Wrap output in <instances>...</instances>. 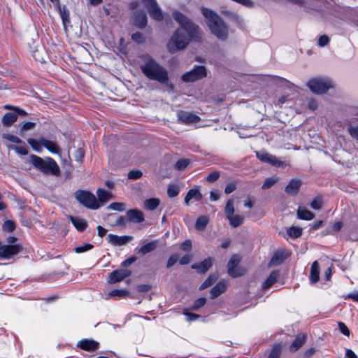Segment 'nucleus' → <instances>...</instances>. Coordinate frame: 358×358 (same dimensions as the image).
Wrapping results in <instances>:
<instances>
[{
    "label": "nucleus",
    "instance_id": "nucleus-1",
    "mask_svg": "<svg viewBox=\"0 0 358 358\" xmlns=\"http://www.w3.org/2000/svg\"><path fill=\"white\" fill-rule=\"evenodd\" d=\"M143 62L140 69L143 75L150 80L166 84L169 80V72L166 68L150 55L143 57Z\"/></svg>",
    "mask_w": 358,
    "mask_h": 358
},
{
    "label": "nucleus",
    "instance_id": "nucleus-2",
    "mask_svg": "<svg viewBox=\"0 0 358 358\" xmlns=\"http://www.w3.org/2000/svg\"><path fill=\"white\" fill-rule=\"evenodd\" d=\"M201 11L211 34L221 41H226L229 36V28L224 20L211 9L202 7Z\"/></svg>",
    "mask_w": 358,
    "mask_h": 358
},
{
    "label": "nucleus",
    "instance_id": "nucleus-3",
    "mask_svg": "<svg viewBox=\"0 0 358 358\" xmlns=\"http://www.w3.org/2000/svg\"><path fill=\"white\" fill-rule=\"evenodd\" d=\"M30 162L41 172L58 176L60 175V169L57 162L51 157L43 159L37 155H31Z\"/></svg>",
    "mask_w": 358,
    "mask_h": 358
},
{
    "label": "nucleus",
    "instance_id": "nucleus-4",
    "mask_svg": "<svg viewBox=\"0 0 358 358\" xmlns=\"http://www.w3.org/2000/svg\"><path fill=\"white\" fill-rule=\"evenodd\" d=\"M173 17L180 25V27L187 33L189 40L199 41L201 40L200 29L198 25L179 11L173 13Z\"/></svg>",
    "mask_w": 358,
    "mask_h": 358
},
{
    "label": "nucleus",
    "instance_id": "nucleus-5",
    "mask_svg": "<svg viewBox=\"0 0 358 358\" xmlns=\"http://www.w3.org/2000/svg\"><path fill=\"white\" fill-rule=\"evenodd\" d=\"M189 41V38L185 36L183 31L180 29H178L175 31L168 42V51L173 54L177 51L182 50L187 46Z\"/></svg>",
    "mask_w": 358,
    "mask_h": 358
},
{
    "label": "nucleus",
    "instance_id": "nucleus-6",
    "mask_svg": "<svg viewBox=\"0 0 358 358\" xmlns=\"http://www.w3.org/2000/svg\"><path fill=\"white\" fill-rule=\"evenodd\" d=\"M310 90L316 94L326 93L329 89L333 88V82L329 78L317 77L310 79L308 83Z\"/></svg>",
    "mask_w": 358,
    "mask_h": 358
},
{
    "label": "nucleus",
    "instance_id": "nucleus-7",
    "mask_svg": "<svg viewBox=\"0 0 358 358\" xmlns=\"http://www.w3.org/2000/svg\"><path fill=\"white\" fill-rule=\"evenodd\" d=\"M74 196L79 203L89 209L96 210L100 207L96 196L88 191L78 190L75 192Z\"/></svg>",
    "mask_w": 358,
    "mask_h": 358
},
{
    "label": "nucleus",
    "instance_id": "nucleus-8",
    "mask_svg": "<svg viewBox=\"0 0 358 358\" xmlns=\"http://www.w3.org/2000/svg\"><path fill=\"white\" fill-rule=\"evenodd\" d=\"M207 75V71L203 66H196L192 71L186 72L182 76V80L185 83L194 82L200 80Z\"/></svg>",
    "mask_w": 358,
    "mask_h": 358
},
{
    "label": "nucleus",
    "instance_id": "nucleus-9",
    "mask_svg": "<svg viewBox=\"0 0 358 358\" xmlns=\"http://www.w3.org/2000/svg\"><path fill=\"white\" fill-rule=\"evenodd\" d=\"M144 6L147 8L149 15L152 18L157 21H162L164 15L162 9L159 6L156 0H142Z\"/></svg>",
    "mask_w": 358,
    "mask_h": 358
},
{
    "label": "nucleus",
    "instance_id": "nucleus-10",
    "mask_svg": "<svg viewBox=\"0 0 358 358\" xmlns=\"http://www.w3.org/2000/svg\"><path fill=\"white\" fill-rule=\"evenodd\" d=\"M241 262V257L238 255H233L227 263V273L232 278H237L243 275L241 268H237Z\"/></svg>",
    "mask_w": 358,
    "mask_h": 358
},
{
    "label": "nucleus",
    "instance_id": "nucleus-11",
    "mask_svg": "<svg viewBox=\"0 0 358 358\" xmlns=\"http://www.w3.org/2000/svg\"><path fill=\"white\" fill-rule=\"evenodd\" d=\"M22 250L20 245H4L0 247V258L10 259L17 255Z\"/></svg>",
    "mask_w": 358,
    "mask_h": 358
},
{
    "label": "nucleus",
    "instance_id": "nucleus-12",
    "mask_svg": "<svg viewBox=\"0 0 358 358\" xmlns=\"http://www.w3.org/2000/svg\"><path fill=\"white\" fill-rule=\"evenodd\" d=\"M177 116L178 121L185 124L196 123L201 120L200 117L194 113L185 110H178L177 112Z\"/></svg>",
    "mask_w": 358,
    "mask_h": 358
},
{
    "label": "nucleus",
    "instance_id": "nucleus-13",
    "mask_svg": "<svg viewBox=\"0 0 358 358\" xmlns=\"http://www.w3.org/2000/svg\"><path fill=\"white\" fill-rule=\"evenodd\" d=\"M256 155L260 161L276 167H281L284 164V162L279 160L276 157L265 152H257Z\"/></svg>",
    "mask_w": 358,
    "mask_h": 358
},
{
    "label": "nucleus",
    "instance_id": "nucleus-14",
    "mask_svg": "<svg viewBox=\"0 0 358 358\" xmlns=\"http://www.w3.org/2000/svg\"><path fill=\"white\" fill-rule=\"evenodd\" d=\"M132 240L133 237L130 236H119L115 234H110L107 236L108 242L114 246L125 245Z\"/></svg>",
    "mask_w": 358,
    "mask_h": 358
},
{
    "label": "nucleus",
    "instance_id": "nucleus-15",
    "mask_svg": "<svg viewBox=\"0 0 358 358\" xmlns=\"http://www.w3.org/2000/svg\"><path fill=\"white\" fill-rule=\"evenodd\" d=\"M131 271L127 269H117L110 273L108 282L115 283L123 280L124 278L130 276Z\"/></svg>",
    "mask_w": 358,
    "mask_h": 358
},
{
    "label": "nucleus",
    "instance_id": "nucleus-16",
    "mask_svg": "<svg viewBox=\"0 0 358 358\" xmlns=\"http://www.w3.org/2000/svg\"><path fill=\"white\" fill-rule=\"evenodd\" d=\"M76 346L85 351L94 352L99 349V343L94 340L85 338L80 341Z\"/></svg>",
    "mask_w": 358,
    "mask_h": 358
},
{
    "label": "nucleus",
    "instance_id": "nucleus-17",
    "mask_svg": "<svg viewBox=\"0 0 358 358\" xmlns=\"http://www.w3.org/2000/svg\"><path fill=\"white\" fill-rule=\"evenodd\" d=\"M134 24L140 29L145 27L148 20L147 15L144 10H136L133 14Z\"/></svg>",
    "mask_w": 358,
    "mask_h": 358
},
{
    "label": "nucleus",
    "instance_id": "nucleus-18",
    "mask_svg": "<svg viewBox=\"0 0 358 358\" xmlns=\"http://www.w3.org/2000/svg\"><path fill=\"white\" fill-rule=\"evenodd\" d=\"M213 264V259L208 257L200 263L194 264L192 265V268L195 269L199 273H205L209 270Z\"/></svg>",
    "mask_w": 358,
    "mask_h": 358
},
{
    "label": "nucleus",
    "instance_id": "nucleus-19",
    "mask_svg": "<svg viewBox=\"0 0 358 358\" xmlns=\"http://www.w3.org/2000/svg\"><path fill=\"white\" fill-rule=\"evenodd\" d=\"M41 143L43 147L45 148L52 154L60 155L62 150L55 141L48 140L43 137H41Z\"/></svg>",
    "mask_w": 358,
    "mask_h": 358
},
{
    "label": "nucleus",
    "instance_id": "nucleus-20",
    "mask_svg": "<svg viewBox=\"0 0 358 358\" xmlns=\"http://www.w3.org/2000/svg\"><path fill=\"white\" fill-rule=\"evenodd\" d=\"M128 220L133 223H141L144 221V215L142 211L138 209H131L127 212Z\"/></svg>",
    "mask_w": 358,
    "mask_h": 358
},
{
    "label": "nucleus",
    "instance_id": "nucleus-21",
    "mask_svg": "<svg viewBox=\"0 0 358 358\" xmlns=\"http://www.w3.org/2000/svg\"><path fill=\"white\" fill-rule=\"evenodd\" d=\"M301 181L297 179H292L285 188V191L289 195H296L301 186Z\"/></svg>",
    "mask_w": 358,
    "mask_h": 358
},
{
    "label": "nucleus",
    "instance_id": "nucleus-22",
    "mask_svg": "<svg viewBox=\"0 0 358 358\" xmlns=\"http://www.w3.org/2000/svg\"><path fill=\"white\" fill-rule=\"evenodd\" d=\"M288 257L289 254L285 251H277L274 253L273 256L270 260L269 264L273 266H278L281 264Z\"/></svg>",
    "mask_w": 358,
    "mask_h": 358
},
{
    "label": "nucleus",
    "instance_id": "nucleus-23",
    "mask_svg": "<svg viewBox=\"0 0 358 358\" xmlns=\"http://www.w3.org/2000/svg\"><path fill=\"white\" fill-rule=\"evenodd\" d=\"M227 282L224 280H221L214 286L210 290V298L214 299L221 295L226 291Z\"/></svg>",
    "mask_w": 358,
    "mask_h": 358
},
{
    "label": "nucleus",
    "instance_id": "nucleus-24",
    "mask_svg": "<svg viewBox=\"0 0 358 358\" xmlns=\"http://www.w3.org/2000/svg\"><path fill=\"white\" fill-rule=\"evenodd\" d=\"M280 275V271L278 270L273 271L269 276L262 284V289H267L273 286V285L277 281Z\"/></svg>",
    "mask_w": 358,
    "mask_h": 358
},
{
    "label": "nucleus",
    "instance_id": "nucleus-25",
    "mask_svg": "<svg viewBox=\"0 0 358 358\" xmlns=\"http://www.w3.org/2000/svg\"><path fill=\"white\" fill-rule=\"evenodd\" d=\"M320 279V266L317 261H315L310 268V282L312 284L316 283Z\"/></svg>",
    "mask_w": 358,
    "mask_h": 358
},
{
    "label": "nucleus",
    "instance_id": "nucleus-26",
    "mask_svg": "<svg viewBox=\"0 0 358 358\" xmlns=\"http://www.w3.org/2000/svg\"><path fill=\"white\" fill-rule=\"evenodd\" d=\"M194 199L196 201H199L202 199V194L197 189H189L185 197V203L186 205H189V202L191 199Z\"/></svg>",
    "mask_w": 358,
    "mask_h": 358
},
{
    "label": "nucleus",
    "instance_id": "nucleus-27",
    "mask_svg": "<svg viewBox=\"0 0 358 358\" xmlns=\"http://www.w3.org/2000/svg\"><path fill=\"white\" fill-rule=\"evenodd\" d=\"M306 339L307 337L305 334L297 336L289 346L290 351L296 352L305 343Z\"/></svg>",
    "mask_w": 358,
    "mask_h": 358
},
{
    "label": "nucleus",
    "instance_id": "nucleus-28",
    "mask_svg": "<svg viewBox=\"0 0 358 358\" xmlns=\"http://www.w3.org/2000/svg\"><path fill=\"white\" fill-rule=\"evenodd\" d=\"M69 220L78 231H83L87 227V222L80 217L71 215Z\"/></svg>",
    "mask_w": 358,
    "mask_h": 358
},
{
    "label": "nucleus",
    "instance_id": "nucleus-29",
    "mask_svg": "<svg viewBox=\"0 0 358 358\" xmlns=\"http://www.w3.org/2000/svg\"><path fill=\"white\" fill-rule=\"evenodd\" d=\"M157 247V241H152L144 245H143L139 250L138 253L145 255L153 250H155Z\"/></svg>",
    "mask_w": 358,
    "mask_h": 358
},
{
    "label": "nucleus",
    "instance_id": "nucleus-30",
    "mask_svg": "<svg viewBox=\"0 0 358 358\" xmlns=\"http://www.w3.org/2000/svg\"><path fill=\"white\" fill-rule=\"evenodd\" d=\"M99 203H105L113 197V194L103 189L99 188L96 191Z\"/></svg>",
    "mask_w": 358,
    "mask_h": 358
},
{
    "label": "nucleus",
    "instance_id": "nucleus-31",
    "mask_svg": "<svg viewBox=\"0 0 358 358\" xmlns=\"http://www.w3.org/2000/svg\"><path fill=\"white\" fill-rule=\"evenodd\" d=\"M17 119V115L15 113H7L2 117V124L8 127L13 124Z\"/></svg>",
    "mask_w": 358,
    "mask_h": 358
},
{
    "label": "nucleus",
    "instance_id": "nucleus-32",
    "mask_svg": "<svg viewBox=\"0 0 358 358\" xmlns=\"http://www.w3.org/2000/svg\"><path fill=\"white\" fill-rule=\"evenodd\" d=\"M297 216L301 220H311L315 217L314 213L311 211L299 208L297 210Z\"/></svg>",
    "mask_w": 358,
    "mask_h": 358
},
{
    "label": "nucleus",
    "instance_id": "nucleus-33",
    "mask_svg": "<svg viewBox=\"0 0 358 358\" xmlns=\"http://www.w3.org/2000/svg\"><path fill=\"white\" fill-rule=\"evenodd\" d=\"M222 13L230 20L235 22L237 24H240L243 22L242 18L237 13L233 11L222 10Z\"/></svg>",
    "mask_w": 358,
    "mask_h": 358
},
{
    "label": "nucleus",
    "instance_id": "nucleus-34",
    "mask_svg": "<svg viewBox=\"0 0 358 358\" xmlns=\"http://www.w3.org/2000/svg\"><path fill=\"white\" fill-rule=\"evenodd\" d=\"M233 227H238L243 222L244 217L239 215H232L227 218Z\"/></svg>",
    "mask_w": 358,
    "mask_h": 358
},
{
    "label": "nucleus",
    "instance_id": "nucleus-35",
    "mask_svg": "<svg viewBox=\"0 0 358 358\" xmlns=\"http://www.w3.org/2000/svg\"><path fill=\"white\" fill-rule=\"evenodd\" d=\"M159 202V199L156 198L148 199L144 201V206L147 210H154L158 207Z\"/></svg>",
    "mask_w": 358,
    "mask_h": 358
},
{
    "label": "nucleus",
    "instance_id": "nucleus-36",
    "mask_svg": "<svg viewBox=\"0 0 358 358\" xmlns=\"http://www.w3.org/2000/svg\"><path fill=\"white\" fill-rule=\"evenodd\" d=\"M287 233L289 237L292 238H297L302 234V229L297 227H291L287 229Z\"/></svg>",
    "mask_w": 358,
    "mask_h": 358
},
{
    "label": "nucleus",
    "instance_id": "nucleus-37",
    "mask_svg": "<svg viewBox=\"0 0 358 358\" xmlns=\"http://www.w3.org/2000/svg\"><path fill=\"white\" fill-rule=\"evenodd\" d=\"M282 352V345L275 344L273 346L268 358H280Z\"/></svg>",
    "mask_w": 358,
    "mask_h": 358
},
{
    "label": "nucleus",
    "instance_id": "nucleus-38",
    "mask_svg": "<svg viewBox=\"0 0 358 358\" xmlns=\"http://www.w3.org/2000/svg\"><path fill=\"white\" fill-rule=\"evenodd\" d=\"M59 13L62 19L63 24L65 26L66 23L70 22L69 11L65 5H64L62 7H59Z\"/></svg>",
    "mask_w": 358,
    "mask_h": 358
},
{
    "label": "nucleus",
    "instance_id": "nucleus-39",
    "mask_svg": "<svg viewBox=\"0 0 358 358\" xmlns=\"http://www.w3.org/2000/svg\"><path fill=\"white\" fill-rule=\"evenodd\" d=\"M217 279V275L215 274L210 275L208 278L201 284L200 289H204L210 287Z\"/></svg>",
    "mask_w": 358,
    "mask_h": 358
},
{
    "label": "nucleus",
    "instance_id": "nucleus-40",
    "mask_svg": "<svg viewBox=\"0 0 358 358\" xmlns=\"http://www.w3.org/2000/svg\"><path fill=\"white\" fill-rule=\"evenodd\" d=\"M208 224V219L205 216L199 217L195 223V228L199 231H203Z\"/></svg>",
    "mask_w": 358,
    "mask_h": 358
},
{
    "label": "nucleus",
    "instance_id": "nucleus-41",
    "mask_svg": "<svg viewBox=\"0 0 358 358\" xmlns=\"http://www.w3.org/2000/svg\"><path fill=\"white\" fill-rule=\"evenodd\" d=\"M234 199H230L227 201L225 208H224V212H225L227 218L229 217V216L234 215V213L235 210H234Z\"/></svg>",
    "mask_w": 358,
    "mask_h": 358
},
{
    "label": "nucleus",
    "instance_id": "nucleus-42",
    "mask_svg": "<svg viewBox=\"0 0 358 358\" xmlns=\"http://www.w3.org/2000/svg\"><path fill=\"white\" fill-rule=\"evenodd\" d=\"M8 148L15 150L17 154L20 155H27L28 154V148L26 145H8Z\"/></svg>",
    "mask_w": 358,
    "mask_h": 358
},
{
    "label": "nucleus",
    "instance_id": "nucleus-43",
    "mask_svg": "<svg viewBox=\"0 0 358 358\" xmlns=\"http://www.w3.org/2000/svg\"><path fill=\"white\" fill-rule=\"evenodd\" d=\"M189 163H190L189 159H181L176 162V163L175 164L174 168L177 171H182L187 168V166L189 165Z\"/></svg>",
    "mask_w": 358,
    "mask_h": 358
},
{
    "label": "nucleus",
    "instance_id": "nucleus-44",
    "mask_svg": "<svg viewBox=\"0 0 358 358\" xmlns=\"http://www.w3.org/2000/svg\"><path fill=\"white\" fill-rule=\"evenodd\" d=\"M27 143L31 146V148L36 152H40L43 147L41 143V138L38 140L34 138H28Z\"/></svg>",
    "mask_w": 358,
    "mask_h": 358
},
{
    "label": "nucleus",
    "instance_id": "nucleus-45",
    "mask_svg": "<svg viewBox=\"0 0 358 358\" xmlns=\"http://www.w3.org/2000/svg\"><path fill=\"white\" fill-rule=\"evenodd\" d=\"M180 192L179 187L176 185H169L167 189V194L169 197L173 198L178 195Z\"/></svg>",
    "mask_w": 358,
    "mask_h": 358
},
{
    "label": "nucleus",
    "instance_id": "nucleus-46",
    "mask_svg": "<svg viewBox=\"0 0 358 358\" xmlns=\"http://www.w3.org/2000/svg\"><path fill=\"white\" fill-rule=\"evenodd\" d=\"M108 208L110 209V210H117V211L122 212V211H124L125 209V203H120V202H114V203H110L108 206Z\"/></svg>",
    "mask_w": 358,
    "mask_h": 358
},
{
    "label": "nucleus",
    "instance_id": "nucleus-47",
    "mask_svg": "<svg viewBox=\"0 0 358 358\" xmlns=\"http://www.w3.org/2000/svg\"><path fill=\"white\" fill-rule=\"evenodd\" d=\"M3 230L8 232H13L15 229V224L12 220H6L2 226Z\"/></svg>",
    "mask_w": 358,
    "mask_h": 358
},
{
    "label": "nucleus",
    "instance_id": "nucleus-48",
    "mask_svg": "<svg viewBox=\"0 0 358 358\" xmlns=\"http://www.w3.org/2000/svg\"><path fill=\"white\" fill-rule=\"evenodd\" d=\"M2 137L4 139H6L10 142H13V143H15L17 144H20V143H23V141L20 138H18L17 136L13 135V134H3Z\"/></svg>",
    "mask_w": 358,
    "mask_h": 358
},
{
    "label": "nucleus",
    "instance_id": "nucleus-49",
    "mask_svg": "<svg viewBox=\"0 0 358 358\" xmlns=\"http://www.w3.org/2000/svg\"><path fill=\"white\" fill-rule=\"evenodd\" d=\"M94 248V245L91 243H85L83 245L78 246L74 248V251L76 253H82L86 251L90 250Z\"/></svg>",
    "mask_w": 358,
    "mask_h": 358
},
{
    "label": "nucleus",
    "instance_id": "nucleus-50",
    "mask_svg": "<svg viewBox=\"0 0 358 358\" xmlns=\"http://www.w3.org/2000/svg\"><path fill=\"white\" fill-rule=\"evenodd\" d=\"M131 38L134 41L138 44H142L145 41V38L143 34L139 31L134 33L131 36Z\"/></svg>",
    "mask_w": 358,
    "mask_h": 358
},
{
    "label": "nucleus",
    "instance_id": "nucleus-51",
    "mask_svg": "<svg viewBox=\"0 0 358 358\" xmlns=\"http://www.w3.org/2000/svg\"><path fill=\"white\" fill-rule=\"evenodd\" d=\"M206 302V298L201 297V298L196 299L194 302L192 306L191 307V309L193 310H196L199 308L203 307L205 305Z\"/></svg>",
    "mask_w": 358,
    "mask_h": 358
},
{
    "label": "nucleus",
    "instance_id": "nucleus-52",
    "mask_svg": "<svg viewBox=\"0 0 358 358\" xmlns=\"http://www.w3.org/2000/svg\"><path fill=\"white\" fill-rule=\"evenodd\" d=\"M143 176V173L140 170H131L128 173V178L129 180H137Z\"/></svg>",
    "mask_w": 358,
    "mask_h": 358
},
{
    "label": "nucleus",
    "instance_id": "nucleus-53",
    "mask_svg": "<svg viewBox=\"0 0 358 358\" xmlns=\"http://www.w3.org/2000/svg\"><path fill=\"white\" fill-rule=\"evenodd\" d=\"M278 180L273 178H268L265 180L264 184L262 186L263 189H269L273 187L276 182Z\"/></svg>",
    "mask_w": 358,
    "mask_h": 358
},
{
    "label": "nucleus",
    "instance_id": "nucleus-54",
    "mask_svg": "<svg viewBox=\"0 0 358 358\" xmlns=\"http://www.w3.org/2000/svg\"><path fill=\"white\" fill-rule=\"evenodd\" d=\"M129 294V292L124 289H113L110 293L109 295L110 296H119V297H124Z\"/></svg>",
    "mask_w": 358,
    "mask_h": 358
},
{
    "label": "nucleus",
    "instance_id": "nucleus-55",
    "mask_svg": "<svg viewBox=\"0 0 358 358\" xmlns=\"http://www.w3.org/2000/svg\"><path fill=\"white\" fill-rule=\"evenodd\" d=\"M36 126V123L31 122H24L20 127V135L23 136L25 131L32 129Z\"/></svg>",
    "mask_w": 358,
    "mask_h": 358
},
{
    "label": "nucleus",
    "instance_id": "nucleus-56",
    "mask_svg": "<svg viewBox=\"0 0 358 358\" xmlns=\"http://www.w3.org/2000/svg\"><path fill=\"white\" fill-rule=\"evenodd\" d=\"M220 176V171H213L207 176L206 181L208 182H214L219 179Z\"/></svg>",
    "mask_w": 358,
    "mask_h": 358
},
{
    "label": "nucleus",
    "instance_id": "nucleus-57",
    "mask_svg": "<svg viewBox=\"0 0 358 358\" xmlns=\"http://www.w3.org/2000/svg\"><path fill=\"white\" fill-rule=\"evenodd\" d=\"M178 259L179 255L178 254L172 255L167 261L166 267L169 268L172 267L178 262Z\"/></svg>",
    "mask_w": 358,
    "mask_h": 358
},
{
    "label": "nucleus",
    "instance_id": "nucleus-58",
    "mask_svg": "<svg viewBox=\"0 0 358 358\" xmlns=\"http://www.w3.org/2000/svg\"><path fill=\"white\" fill-rule=\"evenodd\" d=\"M84 156H85L84 150L81 148H78L76 152V154H75L76 160L81 164L83 162Z\"/></svg>",
    "mask_w": 358,
    "mask_h": 358
},
{
    "label": "nucleus",
    "instance_id": "nucleus-59",
    "mask_svg": "<svg viewBox=\"0 0 358 358\" xmlns=\"http://www.w3.org/2000/svg\"><path fill=\"white\" fill-rule=\"evenodd\" d=\"M348 132L352 138L358 141V125L355 127L350 126L348 127Z\"/></svg>",
    "mask_w": 358,
    "mask_h": 358
},
{
    "label": "nucleus",
    "instance_id": "nucleus-60",
    "mask_svg": "<svg viewBox=\"0 0 358 358\" xmlns=\"http://www.w3.org/2000/svg\"><path fill=\"white\" fill-rule=\"evenodd\" d=\"M236 189V184L235 182H231L228 183L224 189V192L226 194H229Z\"/></svg>",
    "mask_w": 358,
    "mask_h": 358
},
{
    "label": "nucleus",
    "instance_id": "nucleus-61",
    "mask_svg": "<svg viewBox=\"0 0 358 358\" xmlns=\"http://www.w3.org/2000/svg\"><path fill=\"white\" fill-rule=\"evenodd\" d=\"M310 206L315 210H320L322 206V201L320 198H315L311 202Z\"/></svg>",
    "mask_w": 358,
    "mask_h": 358
},
{
    "label": "nucleus",
    "instance_id": "nucleus-62",
    "mask_svg": "<svg viewBox=\"0 0 358 358\" xmlns=\"http://www.w3.org/2000/svg\"><path fill=\"white\" fill-rule=\"evenodd\" d=\"M180 249L185 252H189L192 250V241L186 240L180 246Z\"/></svg>",
    "mask_w": 358,
    "mask_h": 358
},
{
    "label": "nucleus",
    "instance_id": "nucleus-63",
    "mask_svg": "<svg viewBox=\"0 0 358 358\" xmlns=\"http://www.w3.org/2000/svg\"><path fill=\"white\" fill-rule=\"evenodd\" d=\"M128 217L124 216H119L116 220L115 225L125 227L128 222Z\"/></svg>",
    "mask_w": 358,
    "mask_h": 358
},
{
    "label": "nucleus",
    "instance_id": "nucleus-64",
    "mask_svg": "<svg viewBox=\"0 0 358 358\" xmlns=\"http://www.w3.org/2000/svg\"><path fill=\"white\" fill-rule=\"evenodd\" d=\"M338 328H339V330L340 331L345 335V336H349L350 335V330L348 328V327L342 322H339L338 323Z\"/></svg>",
    "mask_w": 358,
    "mask_h": 358
}]
</instances>
